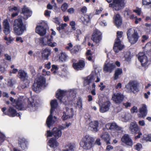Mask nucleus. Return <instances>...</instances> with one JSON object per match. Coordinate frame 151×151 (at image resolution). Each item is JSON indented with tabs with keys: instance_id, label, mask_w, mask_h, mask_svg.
I'll use <instances>...</instances> for the list:
<instances>
[{
	"instance_id": "1",
	"label": "nucleus",
	"mask_w": 151,
	"mask_h": 151,
	"mask_svg": "<svg viewBox=\"0 0 151 151\" xmlns=\"http://www.w3.org/2000/svg\"><path fill=\"white\" fill-rule=\"evenodd\" d=\"M13 27L14 33L16 35H20L26 30V25L23 23L21 18L14 20Z\"/></svg>"
},
{
	"instance_id": "2",
	"label": "nucleus",
	"mask_w": 151,
	"mask_h": 151,
	"mask_svg": "<svg viewBox=\"0 0 151 151\" xmlns=\"http://www.w3.org/2000/svg\"><path fill=\"white\" fill-rule=\"evenodd\" d=\"M27 102H28V98L25 96H21L17 99L14 100L13 106L19 110H25L27 107Z\"/></svg>"
},
{
	"instance_id": "3",
	"label": "nucleus",
	"mask_w": 151,
	"mask_h": 151,
	"mask_svg": "<svg viewBox=\"0 0 151 151\" xmlns=\"http://www.w3.org/2000/svg\"><path fill=\"white\" fill-rule=\"evenodd\" d=\"M94 140L89 135H86L83 137L80 142L81 146L83 149L88 150L94 146Z\"/></svg>"
},
{
	"instance_id": "4",
	"label": "nucleus",
	"mask_w": 151,
	"mask_h": 151,
	"mask_svg": "<svg viewBox=\"0 0 151 151\" xmlns=\"http://www.w3.org/2000/svg\"><path fill=\"white\" fill-rule=\"evenodd\" d=\"M45 82L46 79L44 77L41 76H38L35 80L32 89L37 93H38L40 91L41 88L44 86Z\"/></svg>"
},
{
	"instance_id": "5",
	"label": "nucleus",
	"mask_w": 151,
	"mask_h": 151,
	"mask_svg": "<svg viewBox=\"0 0 151 151\" xmlns=\"http://www.w3.org/2000/svg\"><path fill=\"white\" fill-rule=\"evenodd\" d=\"M99 104L102 103V106L100 107V110L102 113L107 111L111 106V103L106 96H100L99 97Z\"/></svg>"
},
{
	"instance_id": "6",
	"label": "nucleus",
	"mask_w": 151,
	"mask_h": 151,
	"mask_svg": "<svg viewBox=\"0 0 151 151\" xmlns=\"http://www.w3.org/2000/svg\"><path fill=\"white\" fill-rule=\"evenodd\" d=\"M125 90L128 93H136L139 91L137 82L134 81H130L126 85Z\"/></svg>"
},
{
	"instance_id": "7",
	"label": "nucleus",
	"mask_w": 151,
	"mask_h": 151,
	"mask_svg": "<svg viewBox=\"0 0 151 151\" xmlns=\"http://www.w3.org/2000/svg\"><path fill=\"white\" fill-rule=\"evenodd\" d=\"M128 38L131 44H135L138 40L139 36L137 31L130 29L127 32Z\"/></svg>"
},
{
	"instance_id": "8",
	"label": "nucleus",
	"mask_w": 151,
	"mask_h": 151,
	"mask_svg": "<svg viewBox=\"0 0 151 151\" xmlns=\"http://www.w3.org/2000/svg\"><path fill=\"white\" fill-rule=\"evenodd\" d=\"M123 32L122 31H118L117 33V38L116 39L113 47V50L116 53L122 50L124 47V46L121 44L120 38L122 37Z\"/></svg>"
},
{
	"instance_id": "9",
	"label": "nucleus",
	"mask_w": 151,
	"mask_h": 151,
	"mask_svg": "<svg viewBox=\"0 0 151 151\" xmlns=\"http://www.w3.org/2000/svg\"><path fill=\"white\" fill-rule=\"evenodd\" d=\"M124 0H113L112 3L109 4L110 7H113L116 10H119L124 5Z\"/></svg>"
},
{
	"instance_id": "10",
	"label": "nucleus",
	"mask_w": 151,
	"mask_h": 151,
	"mask_svg": "<svg viewBox=\"0 0 151 151\" xmlns=\"http://www.w3.org/2000/svg\"><path fill=\"white\" fill-rule=\"evenodd\" d=\"M47 24L44 21L41 25L37 26L36 28V32L41 36L44 35L46 33Z\"/></svg>"
},
{
	"instance_id": "11",
	"label": "nucleus",
	"mask_w": 151,
	"mask_h": 151,
	"mask_svg": "<svg viewBox=\"0 0 151 151\" xmlns=\"http://www.w3.org/2000/svg\"><path fill=\"white\" fill-rule=\"evenodd\" d=\"M62 134V132L60 129L57 128H54L52 130V132L50 130L47 131L46 134L47 137H51L53 136L56 139H58L60 137Z\"/></svg>"
},
{
	"instance_id": "12",
	"label": "nucleus",
	"mask_w": 151,
	"mask_h": 151,
	"mask_svg": "<svg viewBox=\"0 0 151 151\" xmlns=\"http://www.w3.org/2000/svg\"><path fill=\"white\" fill-rule=\"evenodd\" d=\"M79 90L76 89H70L68 90L58 89L56 92V94H64L70 93L71 94H76L78 93Z\"/></svg>"
},
{
	"instance_id": "13",
	"label": "nucleus",
	"mask_w": 151,
	"mask_h": 151,
	"mask_svg": "<svg viewBox=\"0 0 151 151\" xmlns=\"http://www.w3.org/2000/svg\"><path fill=\"white\" fill-rule=\"evenodd\" d=\"M65 109L66 111L63 112V114L62 117V119L64 120L72 118L73 115V111L72 108L69 109L66 106Z\"/></svg>"
},
{
	"instance_id": "14",
	"label": "nucleus",
	"mask_w": 151,
	"mask_h": 151,
	"mask_svg": "<svg viewBox=\"0 0 151 151\" xmlns=\"http://www.w3.org/2000/svg\"><path fill=\"white\" fill-rule=\"evenodd\" d=\"M91 39L95 42H99L101 39V33L98 30L96 29L93 33Z\"/></svg>"
},
{
	"instance_id": "15",
	"label": "nucleus",
	"mask_w": 151,
	"mask_h": 151,
	"mask_svg": "<svg viewBox=\"0 0 151 151\" xmlns=\"http://www.w3.org/2000/svg\"><path fill=\"white\" fill-rule=\"evenodd\" d=\"M115 64L108 63H105L104 67V70L106 72L111 73L115 68Z\"/></svg>"
},
{
	"instance_id": "16",
	"label": "nucleus",
	"mask_w": 151,
	"mask_h": 151,
	"mask_svg": "<svg viewBox=\"0 0 151 151\" xmlns=\"http://www.w3.org/2000/svg\"><path fill=\"white\" fill-rule=\"evenodd\" d=\"M138 59L143 66H145L148 63L147 58L143 52H140L138 54Z\"/></svg>"
},
{
	"instance_id": "17",
	"label": "nucleus",
	"mask_w": 151,
	"mask_h": 151,
	"mask_svg": "<svg viewBox=\"0 0 151 151\" xmlns=\"http://www.w3.org/2000/svg\"><path fill=\"white\" fill-rule=\"evenodd\" d=\"M56 119V117L54 116L53 117L52 115V113L50 112V114L48 117L46 121V124L49 128L52 126L55 123Z\"/></svg>"
},
{
	"instance_id": "18",
	"label": "nucleus",
	"mask_w": 151,
	"mask_h": 151,
	"mask_svg": "<svg viewBox=\"0 0 151 151\" xmlns=\"http://www.w3.org/2000/svg\"><path fill=\"white\" fill-rule=\"evenodd\" d=\"M124 96L123 95H113L112 100L116 104H119L124 100Z\"/></svg>"
},
{
	"instance_id": "19",
	"label": "nucleus",
	"mask_w": 151,
	"mask_h": 151,
	"mask_svg": "<svg viewBox=\"0 0 151 151\" xmlns=\"http://www.w3.org/2000/svg\"><path fill=\"white\" fill-rule=\"evenodd\" d=\"M139 113L138 115L139 117H145L147 114V107L146 105L143 104L142 107L139 109Z\"/></svg>"
},
{
	"instance_id": "20",
	"label": "nucleus",
	"mask_w": 151,
	"mask_h": 151,
	"mask_svg": "<svg viewBox=\"0 0 151 151\" xmlns=\"http://www.w3.org/2000/svg\"><path fill=\"white\" fill-rule=\"evenodd\" d=\"M100 137L102 139L106 142L107 145L110 144V141L111 140V137L110 135L107 132H103L101 135Z\"/></svg>"
},
{
	"instance_id": "21",
	"label": "nucleus",
	"mask_w": 151,
	"mask_h": 151,
	"mask_svg": "<svg viewBox=\"0 0 151 151\" xmlns=\"http://www.w3.org/2000/svg\"><path fill=\"white\" fill-rule=\"evenodd\" d=\"M84 61L82 60H80L77 63H73V66L74 68L77 70H81L85 66Z\"/></svg>"
},
{
	"instance_id": "22",
	"label": "nucleus",
	"mask_w": 151,
	"mask_h": 151,
	"mask_svg": "<svg viewBox=\"0 0 151 151\" xmlns=\"http://www.w3.org/2000/svg\"><path fill=\"white\" fill-rule=\"evenodd\" d=\"M106 127L107 129L114 130L116 131H120L121 129V128L119 127L115 123H108L106 125Z\"/></svg>"
},
{
	"instance_id": "23",
	"label": "nucleus",
	"mask_w": 151,
	"mask_h": 151,
	"mask_svg": "<svg viewBox=\"0 0 151 151\" xmlns=\"http://www.w3.org/2000/svg\"><path fill=\"white\" fill-rule=\"evenodd\" d=\"M129 129L132 133H136L139 131V128L136 122H132L130 125Z\"/></svg>"
},
{
	"instance_id": "24",
	"label": "nucleus",
	"mask_w": 151,
	"mask_h": 151,
	"mask_svg": "<svg viewBox=\"0 0 151 151\" xmlns=\"http://www.w3.org/2000/svg\"><path fill=\"white\" fill-rule=\"evenodd\" d=\"M122 140L123 142L125 143L127 145L130 146L132 145V140L128 134L124 135L122 138Z\"/></svg>"
},
{
	"instance_id": "25",
	"label": "nucleus",
	"mask_w": 151,
	"mask_h": 151,
	"mask_svg": "<svg viewBox=\"0 0 151 151\" xmlns=\"http://www.w3.org/2000/svg\"><path fill=\"white\" fill-rule=\"evenodd\" d=\"M99 126V123L97 121L91 122L89 124V129L95 132H97Z\"/></svg>"
},
{
	"instance_id": "26",
	"label": "nucleus",
	"mask_w": 151,
	"mask_h": 151,
	"mask_svg": "<svg viewBox=\"0 0 151 151\" xmlns=\"http://www.w3.org/2000/svg\"><path fill=\"white\" fill-rule=\"evenodd\" d=\"M96 77V75H93L91 74L87 77L85 80L84 82V85L86 86L93 82Z\"/></svg>"
},
{
	"instance_id": "27",
	"label": "nucleus",
	"mask_w": 151,
	"mask_h": 151,
	"mask_svg": "<svg viewBox=\"0 0 151 151\" xmlns=\"http://www.w3.org/2000/svg\"><path fill=\"white\" fill-rule=\"evenodd\" d=\"M27 73L23 70H19L18 72L17 76L21 80L24 81L27 79Z\"/></svg>"
},
{
	"instance_id": "28",
	"label": "nucleus",
	"mask_w": 151,
	"mask_h": 151,
	"mask_svg": "<svg viewBox=\"0 0 151 151\" xmlns=\"http://www.w3.org/2000/svg\"><path fill=\"white\" fill-rule=\"evenodd\" d=\"M4 29L3 32L6 35L9 34L10 32V26L9 22L7 19L5 20L3 22Z\"/></svg>"
},
{
	"instance_id": "29",
	"label": "nucleus",
	"mask_w": 151,
	"mask_h": 151,
	"mask_svg": "<svg viewBox=\"0 0 151 151\" xmlns=\"http://www.w3.org/2000/svg\"><path fill=\"white\" fill-rule=\"evenodd\" d=\"M114 23L116 26L119 27L122 24V20L120 15L117 14L114 16Z\"/></svg>"
},
{
	"instance_id": "30",
	"label": "nucleus",
	"mask_w": 151,
	"mask_h": 151,
	"mask_svg": "<svg viewBox=\"0 0 151 151\" xmlns=\"http://www.w3.org/2000/svg\"><path fill=\"white\" fill-rule=\"evenodd\" d=\"M17 112L16 110L13 107H10L8 110L5 112V115H8L10 117H14L16 116Z\"/></svg>"
},
{
	"instance_id": "31",
	"label": "nucleus",
	"mask_w": 151,
	"mask_h": 151,
	"mask_svg": "<svg viewBox=\"0 0 151 151\" xmlns=\"http://www.w3.org/2000/svg\"><path fill=\"white\" fill-rule=\"evenodd\" d=\"M51 53V50L48 48H46L42 52V57L45 60H47L48 57Z\"/></svg>"
},
{
	"instance_id": "32",
	"label": "nucleus",
	"mask_w": 151,
	"mask_h": 151,
	"mask_svg": "<svg viewBox=\"0 0 151 151\" xmlns=\"http://www.w3.org/2000/svg\"><path fill=\"white\" fill-rule=\"evenodd\" d=\"M49 36H47L46 38L47 39V43L48 45L53 47L57 46V44L56 42H52V36H50V38H49Z\"/></svg>"
},
{
	"instance_id": "33",
	"label": "nucleus",
	"mask_w": 151,
	"mask_h": 151,
	"mask_svg": "<svg viewBox=\"0 0 151 151\" xmlns=\"http://www.w3.org/2000/svg\"><path fill=\"white\" fill-rule=\"evenodd\" d=\"M30 106H31L32 110L33 111L36 110L39 106V104L38 102L34 100L30 101Z\"/></svg>"
},
{
	"instance_id": "34",
	"label": "nucleus",
	"mask_w": 151,
	"mask_h": 151,
	"mask_svg": "<svg viewBox=\"0 0 151 151\" xmlns=\"http://www.w3.org/2000/svg\"><path fill=\"white\" fill-rule=\"evenodd\" d=\"M48 145L51 147H56L58 145V143L55 139L51 138L49 141Z\"/></svg>"
},
{
	"instance_id": "35",
	"label": "nucleus",
	"mask_w": 151,
	"mask_h": 151,
	"mask_svg": "<svg viewBox=\"0 0 151 151\" xmlns=\"http://www.w3.org/2000/svg\"><path fill=\"white\" fill-rule=\"evenodd\" d=\"M122 116V121L126 122L129 121L131 118V116L130 113H124Z\"/></svg>"
},
{
	"instance_id": "36",
	"label": "nucleus",
	"mask_w": 151,
	"mask_h": 151,
	"mask_svg": "<svg viewBox=\"0 0 151 151\" xmlns=\"http://www.w3.org/2000/svg\"><path fill=\"white\" fill-rule=\"evenodd\" d=\"M122 73V70L121 68H117L115 71L114 75V79L115 80L119 78V76L121 75Z\"/></svg>"
},
{
	"instance_id": "37",
	"label": "nucleus",
	"mask_w": 151,
	"mask_h": 151,
	"mask_svg": "<svg viewBox=\"0 0 151 151\" xmlns=\"http://www.w3.org/2000/svg\"><path fill=\"white\" fill-rule=\"evenodd\" d=\"M19 144L22 149L27 147L26 141L24 138H20L19 140Z\"/></svg>"
},
{
	"instance_id": "38",
	"label": "nucleus",
	"mask_w": 151,
	"mask_h": 151,
	"mask_svg": "<svg viewBox=\"0 0 151 151\" xmlns=\"http://www.w3.org/2000/svg\"><path fill=\"white\" fill-rule=\"evenodd\" d=\"M51 106V109L50 112L52 113L53 111L55 108L58 106V103L57 101L55 100H52L50 103Z\"/></svg>"
},
{
	"instance_id": "39",
	"label": "nucleus",
	"mask_w": 151,
	"mask_h": 151,
	"mask_svg": "<svg viewBox=\"0 0 151 151\" xmlns=\"http://www.w3.org/2000/svg\"><path fill=\"white\" fill-rule=\"evenodd\" d=\"M66 95H56V97L58 99L60 102L64 103L67 99Z\"/></svg>"
},
{
	"instance_id": "40",
	"label": "nucleus",
	"mask_w": 151,
	"mask_h": 151,
	"mask_svg": "<svg viewBox=\"0 0 151 151\" xmlns=\"http://www.w3.org/2000/svg\"><path fill=\"white\" fill-rule=\"evenodd\" d=\"M80 46H76L71 50L70 52L71 53L73 54L77 53L80 50Z\"/></svg>"
},
{
	"instance_id": "41",
	"label": "nucleus",
	"mask_w": 151,
	"mask_h": 151,
	"mask_svg": "<svg viewBox=\"0 0 151 151\" xmlns=\"http://www.w3.org/2000/svg\"><path fill=\"white\" fill-rule=\"evenodd\" d=\"M90 19V16L88 15H85L84 17L83 22L84 24H86L89 22Z\"/></svg>"
},
{
	"instance_id": "42",
	"label": "nucleus",
	"mask_w": 151,
	"mask_h": 151,
	"mask_svg": "<svg viewBox=\"0 0 151 151\" xmlns=\"http://www.w3.org/2000/svg\"><path fill=\"white\" fill-rule=\"evenodd\" d=\"M68 7V5L66 3H64L61 6V9L63 12H65Z\"/></svg>"
},
{
	"instance_id": "43",
	"label": "nucleus",
	"mask_w": 151,
	"mask_h": 151,
	"mask_svg": "<svg viewBox=\"0 0 151 151\" xmlns=\"http://www.w3.org/2000/svg\"><path fill=\"white\" fill-rule=\"evenodd\" d=\"M142 4L145 5H149L151 4V0H142Z\"/></svg>"
},
{
	"instance_id": "44",
	"label": "nucleus",
	"mask_w": 151,
	"mask_h": 151,
	"mask_svg": "<svg viewBox=\"0 0 151 151\" xmlns=\"http://www.w3.org/2000/svg\"><path fill=\"white\" fill-rule=\"evenodd\" d=\"M4 39L5 40L7 41V42H6V43L7 45H9L10 43H11V42L12 41V40L11 39V37H9L8 38H7L6 36H5L4 37Z\"/></svg>"
},
{
	"instance_id": "45",
	"label": "nucleus",
	"mask_w": 151,
	"mask_h": 151,
	"mask_svg": "<svg viewBox=\"0 0 151 151\" xmlns=\"http://www.w3.org/2000/svg\"><path fill=\"white\" fill-rule=\"evenodd\" d=\"M68 147L69 148L68 150L70 151H73L75 147V145L73 143H70L68 145Z\"/></svg>"
},
{
	"instance_id": "46",
	"label": "nucleus",
	"mask_w": 151,
	"mask_h": 151,
	"mask_svg": "<svg viewBox=\"0 0 151 151\" xmlns=\"http://www.w3.org/2000/svg\"><path fill=\"white\" fill-rule=\"evenodd\" d=\"M77 105L79 108H81L82 107V102L81 99H79L78 100Z\"/></svg>"
},
{
	"instance_id": "47",
	"label": "nucleus",
	"mask_w": 151,
	"mask_h": 151,
	"mask_svg": "<svg viewBox=\"0 0 151 151\" xmlns=\"http://www.w3.org/2000/svg\"><path fill=\"white\" fill-rule=\"evenodd\" d=\"M131 13L130 12L127 11H125L124 12V15L125 17L127 19H129Z\"/></svg>"
},
{
	"instance_id": "48",
	"label": "nucleus",
	"mask_w": 151,
	"mask_h": 151,
	"mask_svg": "<svg viewBox=\"0 0 151 151\" xmlns=\"http://www.w3.org/2000/svg\"><path fill=\"white\" fill-rule=\"evenodd\" d=\"M13 81H13L12 78L9 80L7 83L8 86L10 87H12L14 84Z\"/></svg>"
},
{
	"instance_id": "49",
	"label": "nucleus",
	"mask_w": 151,
	"mask_h": 151,
	"mask_svg": "<svg viewBox=\"0 0 151 151\" xmlns=\"http://www.w3.org/2000/svg\"><path fill=\"white\" fill-rule=\"evenodd\" d=\"M76 24L75 22L72 21L70 23V25L72 29L73 30H75L76 28L75 27Z\"/></svg>"
},
{
	"instance_id": "50",
	"label": "nucleus",
	"mask_w": 151,
	"mask_h": 151,
	"mask_svg": "<svg viewBox=\"0 0 151 151\" xmlns=\"http://www.w3.org/2000/svg\"><path fill=\"white\" fill-rule=\"evenodd\" d=\"M113 147L112 146L110 145H108L106 147V151H110V150H113Z\"/></svg>"
},
{
	"instance_id": "51",
	"label": "nucleus",
	"mask_w": 151,
	"mask_h": 151,
	"mask_svg": "<svg viewBox=\"0 0 151 151\" xmlns=\"http://www.w3.org/2000/svg\"><path fill=\"white\" fill-rule=\"evenodd\" d=\"M137 107L134 106L131 109V112L132 113H133L134 112H137Z\"/></svg>"
},
{
	"instance_id": "52",
	"label": "nucleus",
	"mask_w": 151,
	"mask_h": 151,
	"mask_svg": "<svg viewBox=\"0 0 151 151\" xmlns=\"http://www.w3.org/2000/svg\"><path fill=\"white\" fill-rule=\"evenodd\" d=\"M142 147V145L139 143H137L135 146L136 149L138 151Z\"/></svg>"
},
{
	"instance_id": "53",
	"label": "nucleus",
	"mask_w": 151,
	"mask_h": 151,
	"mask_svg": "<svg viewBox=\"0 0 151 151\" xmlns=\"http://www.w3.org/2000/svg\"><path fill=\"white\" fill-rule=\"evenodd\" d=\"M28 12V8H26L25 6L22 9V13L23 14L27 13Z\"/></svg>"
},
{
	"instance_id": "54",
	"label": "nucleus",
	"mask_w": 151,
	"mask_h": 151,
	"mask_svg": "<svg viewBox=\"0 0 151 151\" xmlns=\"http://www.w3.org/2000/svg\"><path fill=\"white\" fill-rule=\"evenodd\" d=\"M125 57L126 61H130L131 59V56L129 54L128 55H126L125 56Z\"/></svg>"
},
{
	"instance_id": "55",
	"label": "nucleus",
	"mask_w": 151,
	"mask_h": 151,
	"mask_svg": "<svg viewBox=\"0 0 151 151\" xmlns=\"http://www.w3.org/2000/svg\"><path fill=\"white\" fill-rule=\"evenodd\" d=\"M5 59L8 60H11V57L9 55L7 54H5L4 55Z\"/></svg>"
},
{
	"instance_id": "56",
	"label": "nucleus",
	"mask_w": 151,
	"mask_h": 151,
	"mask_svg": "<svg viewBox=\"0 0 151 151\" xmlns=\"http://www.w3.org/2000/svg\"><path fill=\"white\" fill-rule=\"evenodd\" d=\"M68 46H67L65 47V48L68 50H70L73 47V45L72 43H70L68 44Z\"/></svg>"
},
{
	"instance_id": "57",
	"label": "nucleus",
	"mask_w": 151,
	"mask_h": 151,
	"mask_svg": "<svg viewBox=\"0 0 151 151\" xmlns=\"http://www.w3.org/2000/svg\"><path fill=\"white\" fill-rule=\"evenodd\" d=\"M16 40L17 42H20L22 43L23 42V40L21 37H16Z\"/></svg>"
},
{
	"instance_id": "58",
	"label": "nucleus",
	"mask_w": 151,
	"mask_h": 151,
	"mask_svg": "<svg viewBox=\"0 0 151 151\" xmlns=\"http://www.w3.org/2000/svg\"><path fill=\"white\" fill-rule=\"evenodd\" d=\"M138 123L139 125L142 126H143L145 124L144 121L143 120L139 121Z\"/></svg>"
},
{
	"instance_id": "59",
	"label": "nucleus",
	"mask_w": 151,
	"mask_h": 151,
	"mask_svg": "<svg viewBox=\"0 0 151 151\" xmlns=\"http://www.w3.org/2000/svg\"><path fill=\"white\" fill-rule=\"evenodd\" d=\"M50 11H48V10H46L44 14L45 16H50Z\"/></svg>"
},
{
	"instance_id": "60",
	"label": "nucleus",
	"mask_w": 151,
	"mask_h": 151,
	"mask_svg": "<svg viewBox=\"0 0 151 151\" xmlns=\"http://www.w3.org/2000/svg\"><path fill=\"white\" fill-rule=\"evenodd\" d=\"M52 68L51 69L52 71H53L54 70H57L58 69V68L57 65H53L52 66Z\"/></svg>"
},
{
	"instance_id": "61",
	"label": "nucleus",
	"mask_w": 151,
	"mask_h": 151,
	"mask_svg": "<svg viewBox=\"0 0 151 151\" xmlns=\"http://www.w3.org/2000/svg\"><path fill=\"white\" fill-rule=\"evenodd\" d=\"M84 117L85 119H88L90 120V116L89 115V114L87 113H86L85 116Z\"/></svg>"
},
{
	"instance_id": "62",
	"label": "nucleus",
	"mask_w": 151,
	"mask_h": 151,
	"mask_svg": "<svg viewBox=\"0 0 151 151\" xmlns=\"http://www.w3.org/2000/svg\"><path fill=\"white\" fill-rule=\"evenodd\" d=\"M87 9L85 6H83L81 9V11L83 13H85L87 11Z\"/></svg>"
},
{
	"instance_id": "63",
	"label": "nucleus",
	"mask_w": 151,
	"mask_h": 151,
	"mask_svg": "<svg viewBox=\"0 0 151 151\" xmlns=\"http://www.w3.org/2000/svg\"><path fill=\"white\" fill-rule=\"evenodd\" d=\"M53 21L56 24H60V22L58 18H55L53 19Z\"/></svg>"
},
{
	"instance_id": "64",
	"label": "nucleus",
	"mask_w": 151,
	"mask_h": 151,
	"mask_svg": "<svg viewBox=\"0 0 151 151\" xmlns=\"http://www.w3.org/2000/svg\"><path fill=\"white\" fill-rule=\"evenodd\" d=\"M68 12L70 13H73L74 12V10L73 8H71L68 9Z\"/></svg>"
}]
</instances>
